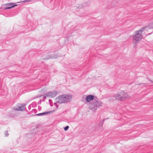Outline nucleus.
I'll return each instance as SVG.
<instances>
[{
  "label": "nucleus",
  "mask_w": 153,
  "mask_h": 153,
  "mask_svg": "<svg viewBox=\"0 0 153 153\" xmlns=\"http://www.w3.org/2000/svg\"><path fill=\"white\" fill-rule=\"evenodd\" d=\"M147 27V26L143 27L135 32V34L133 36V42L134 43H138L142 39L143 36L142 34Z\"/></svg>",
  "instance_id": "1"
},
{
  "label": "nucleus",
  "mask_w": 153,
  "mask_h": 153,
  "mask_svg": "<svg viewBox=\"0 0 153 153\" xmlns=\"http://www.w3.org/2000/svg\"><path fill=\"white\" fill-rule=\"evenodd\" d=\"M72 96L67 95H62L56 98V102L59 103H65L70 102L72 99Z\"/></svg>",
  "instance_id": "2"
},
{
  "label": "nucleus",
  "mask_w": 153,
  "mask_h": 153,
  "mask_svg": "<svg viewBox=\"0 0 153 153\" xmlns=\"http://www.w3.org/2000/svg\"><path fill=\"white\" fill-rule=\"evenodd\" d=\"M116 99L120 101H123L129 97L128 94L125 92H119L114 95Z\"/></svg>",
  "instance_id": "3"
},
{
  "label": "nucleus",
  "mask_w": 153,
  "mask_h": 153,
  "mask_svg": "<svg viewBox=\"0 0 153 153\" xmlns=\"http://www.w3.org/2000/svg\"><path fill=\"white\" fill-rule=\"evenodd\" d=\"M58 92L56 91L49 92L45 94L47 97H50L53 98L55 97L57 94Z\"/></svg>",
  "instance_id": "4"
},
{
  "label": "nucleus",
  "mask_w": 153,
  "mask_h": 153,
  "mask_svg": "<svg viewBox=\"0 0 153 153\" xmlns=\"http://www.w3.org/2000/svg\"><path fill=\"white\" fill-rule=\"evenodd\" d=\"M20 105V106H18L17 108H15L14 110L21 111H24L25 110V104H22Z\"/></svg>",
  "instance_id": "5"
},
{
  "label": "nucleus",
  "mask_w": 153,
  "mask_h": 153,
  "mask_svg": "<svg viewBox=\"0 0 153 153\" xmlns=\"http://www.w3.org/2000/svg\"><path fill=\"white\" fill-rule=\"evenodd\" d=\"M94 98V95H90L87 96L85 98V100L87 102H90L93 100Z\"/></svg>",
  "instance_id": "6"
},
{
  "label": "nucleus",
  "mask_w": 153,
  "mask_h": 153,
  "mask_svg": "<svg viewBox=\"0 0 153 153\" xmlns=\"http://www.w3.org/2000/svg\"><path fill=\"white\" fill-rule=\"evenodd\" d=\"M5 5L8 6V7H6L5 9H10L18 5L16 4L13 5L12 3H7Z\"/></svg>",
  "instance_id": "7"
},
{
  "label": "nucleus",
  "mask_w": 153,
  "mask_h": 153,
  "mask_svg": "<svg viewBox=\"0 0 153 153\" xmlns=\"http://www.w3.org/2000/svg\"><path fill=\"white\" fill-rule=\"evenodd\" d=\"M94 106H96L97 108H98V107L102 106V102L100 101L97 100L94 103Z\"/></svg>",
  "instance_id": "8"
},
{
  "label": "nucleus",
  "mask_w": 153,
  "mask_h": 153,
  "mask_svg": "<svg viewBox=\"0 0 153 153\" xmlns=\"http://www.w3.org/2000/svg\"><path fill=\"white\" fill-rule=\"evenodd\" d=\"M52 112V111H47V112H45L42 113L38 114H36V115L38 116H42V115H46L47 114H49Z\"/></svg>",
  "instance_id": "9"
},
{
  "label": "nucleus",
  "mask_w": 153,
  "mask_h": 153,
  "mask_svg": "<svg viewBox=\"0 0 153 153\" xmlns=\"http://www.w3.org/2000/svg\"><path fill=\"white\" fill-rule=\"evenodd\" d=\"M97 108L96 106H94V105L93 106L91 107V109L92 110V111H95L96 110H97Z\"/></svg>",
  "instance_id": "10"
},
{
  "label": "nucleus",
  "mask_w": 153,
  "mask_h": 153,
  "mask_svg": "<svg viewBox=\"0 0 153 153\" xmlns=\"http://www.w3.org/2000/svg\"><path fill=\"white\" fill-rule=\"evenodd\" d=\"M146 27H148L149 29L153 28V23L150 24L148 26H146Z\"/></svg>",
  "instance_id": "11"
},
{
  "label": "nucleus",
  "mask_w": 153,
  "mask_h": 153,
  "mask_svg": "<svg viewBox=\"0 0 153 153\" xmlns=\"http://www.w3.org/2000/svg\"><path fill=\"white\" fill-rule=\"evenodd\" d=\"M57 57V56L56 55H55L54 56H51H51H49V57L48 58V59H48L49 58H51V59H52V58H56Z\"/></svg>",
  "instance_id": "12"
},
{
  "label": "nucleus",
  "mask_w": 153,
  "mask_h": 153,
  "mask_svg": "<svg viewBox=\"0 0 153 153\" xmlns=\"http://www.w3.org/2000/svg\"><path fill=\"white\" fill-rule=\"evenodd\" d=\"M5 136L7 137L8 136L9 134L8 133V131H6L5 132Z\"/></svg>",
  "instance_id": "13"
},
{
  "label": "nucleus",
  "mask_w": 153,
  "mask_h": 153,
  "mask_svg": "<svg viewBox=\"0 0 153 153\" xmlns=\"http://www.w3.org/2000/svg\"><path fill=\"white\" fill-rule=\"evenodd\" d=\"M69 128V127L68 126H66V127H65L64 128V129L65 131H66L67 130H68V129Z\"/></svg>",
  "instance_id": "14"
},
{
  "label": "nucleus",
  "mask_w": 153,
  "mask_h": 153,
  "mask_svg": "<svg viewBox=\"0 0 153 153\" xmlns=\"http://www.w3.org/2000/svg\"><path fill=\"white\" fill-rule=\"evenodd\" d=\"M30 1H31L30 0H24L23 1H22V2L23 3H25L28 2H29Z\"/></svg>",
  "instance_id": "15"
},
{
  "label": "nucleus",
  "mask_w": 153,
  "mask_h": 153,
  "mask_svg": "<svg viewBox=\"0 0 153 153\" xmlns=\"http://www.w3.org/2000/svg\"><path fill=\"white\" fill-rule=\"evenodd\" d=\"M54 105H55L56 106V107L57 108L58 107V105L56 104V103H54Z\"/></svg>",
  "instance_id": "16"
},
{
  "label": "nucleus",
  "mask_w": 153,
  "mask_h": 153,
  "mask_svg": "<svg viewBox=\"0 0 153 153\" xmlns=\"http://www.w3.org/2000/svg\"><path fill=\"white\" fill-rule=\"evenodd\" d=\"M47 97V96H46V95H45V96H44V97H43V99H45L46 98V97Z\"/></svg>",
  "instance_id": "17"
},
{
  "label": "nucleus",
  "mask_w": 153,
  "mask_h": 153,
  "mask_svg": "<svg viewBox=\"0 0 153 153\" xmlns=\"http://www.w3.org/2000/svg\"><path fill=\"white\" fill-rule=\"evenodd\" d=\"M151 82L152 83H153V81H151Z\"/></svg>",
  "instance_id": "18"
},
{
  "label": "nucleus",
  "mask_w": 153,
  "mask_h": 153,
  "mask_svg": "<svg viewBox=\"0 0 153 153\" xmlns=\"http://www.w3.org/2000/svg\"><path fill=\"white\" fill-rule=\"evenodd\" d=\"M142 84H142V83H140V85H142Z\"/></svg>",
  "instance_id": "19"
}]
</instances>
